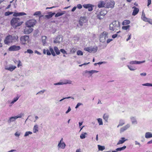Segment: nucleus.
Listing matches in <instances>:
<instances>
[{
  "instance_id": "1",
  "label": "nucleus",
  "mask_w": 152,
  "mask_h": 152,
  "mask_svg": "<svg viewBox=\"0 0 152 152\" xmlns=\"http://www.w3.org/2000/svg\"><path fill=\"white\" fill-rule=\"evenodd\" d=\"M23 23V22L21 21L20 19L17 18H13L10 22L11 25L15 28L20 26Z\"/></svg>"
},
{
  "instance_id": "2",
  "label": "nucleus",
  "mask_w": 152,
  "mask_h": 152,
  "mask_svg": "<svg viewBox=\"0 0 152 152\" xmlns=\"http://www.w3.org/2000/svg\"><path fill=\"white\" fill-rule=\"evenodd\" d=\"M120 24L119 22L116 20L113 21L110 24L109 29L110 30L115 31L118 29Z\"/></svg>"
},
{
  "instance_id": "3",
  "label": "nucleus",
  "mask_w": 152,
  "mask_h": 152,
  "mask_svg": "<svg viewBox=\"0 0 152 152\" xmlns=\"http://www.w3.org/2000/svg\"><path fill=\"white\" fill-rule=\"evenodd\" d=\"M29 37L28 36L24 35L21 36L20 38L21 43L22 45H25L29 42Z\"/></svg>"
},
{
  "instance_id": "4",
  "label": "nucleus",
  "mask_w": 152,
  "mask_h": 152,
  "mask_svg": "<svg viewBox=\"0 0 152 152\" xmlns=\"http://www.w3.org/2000/svg\"><path fill=\"white\" fill-rule=\"evenodd\" d=\"M22 116H23V114H20L16 116L11 117L9 118L7 121V122L9 123H10L12 122L15 121L17 119L21 118Z\"/></svg>"
},
{
  "instance_id": "5",
  "label": "nucleus",
  "mask_w": 152,
  "mask_h": 152,
  "mask_svg": "<svg viewBox=\"0 0 152 152\" xmlns=\"http://www.w3.org/2000/svg\"><path fill=\"white\" fill-rule=\"evenodd\" d=\"M37 21L34 19H32L29 20L26 22V26L28 27H32L36 24Z\"/></svg>"
},
{
  "instance_id": "6",
  "label": "nucleus",
  "mask_w": 152,
  "mask_h": 152,
  "mask_svg": "<svg viewBox=\"0 0 152 152\" xmlns=\"http://www.w3.org/2000/svg\"><path fill=\"white\" fill-rule=\"evenodd\" d=\"M108 33L106 31H104L100 36V40L102 42H104L106 38L108 37Z\"/></svg>"
},
{
  "instance_id": "7",
  "label": "nucleus",
  "mask_w": 152,
  "mask_h": 152,
  "mask_svg": "<svg viewBox=\"0 0 152 152\" xmlns=\"http://www.w3.org/2000/svg\"><path fill=\"white\" fill-rule=\"evenodd\" d=\"M66 146L65 143L63 141V139L62 138H61V140L59 141L57 145V147L58 149H65Z\"/></svg>"
},
{
  "instance_id": "8",
  "label": "nucleus",
  "mask_w": 152,
  "mask_h": 152,
  "mask_svg": "<svg viewBox=\"0 0 152 152\" xmlns=\"http://www.w3.org/2000/svg\"><path fill=\"white\" fill-rule=\"evenodd\" d=\"M107 13V11L105 10L101 11L100 12L97 14V17L99 20H101L103 18L104 16Z\"/></svg>"
},
{
  "instance_id": "9",
  "label": "nucleus",
  "mask_w": 152,
  "mask_h": 152,
  "mask_svg": "<svg viewBox=\"0 0 152 152\" xmlns=\"http://www.w3.org/2000/svg\"><path fill=\"white\" fill-rule=\"evenodd\" d=\"M21 49L20 47L19 46H16V45H13L10 46L8 49L10 51H18Z\"/></svg>"
},
{
  "instance_id": "10",
  "label": "nucleus",
  "mask_w": 152,
  "mask_h": 152,
  "mask_svg": "<svg viewBox=\"0 0 152 152\" xmlns=\"http://www.w3.org/2000/svg\"><path fill=\"white\" fill-rule=\"evenodd\" d=\"M84 50H85L87 51L90 53L93 52L94 53H95L97 51V49L96 47H87L85 48Z\"/></svg>"
},
{
  "instance_id": "11",
  "label": "nucleus",
  "mask_w": 152,
  "mask_h": 152,
  "mask_svg": "<svg viewBox=\"0 0 152 152\" xmlns=\"http://www.w3.org/2000/svg\"><path fill=\"white\" fill-rule=\"evenodd\" d=\"M26 26L24 31V33L25 34H28L31 32L33 30V28Z\"/></svg>"
},
{
  "instance_id": "12",
  "label": "nucleus",
  "mask_w": 152,
  "mask_h": 152,
  "mask_svg": "<svg viewBox=\"0 0 152 152\" xmlns=\"http://www.w3.org/2000/svg\"><path fill=\"white\" fill-rule=\"evenodd\" d=\"M115 3L114 1H111L108 2L105 5V7L107 8H113L114 7Z\"/></svg>"
},
{
  "instance_id": "13",
  "label": "nucleus",
  "mask_w": 152,
  "mask_h": 152,
  "mask_svg": "<svg viewBox=\"0 0 152 152\" xmlns=\"http://www.w3.org/2000/svg\"><path fill=\"white\" fill-rule=\"evenodd\" d=\"M12 35H8L7 36L5 39L4 40V42L5 44H8L9 43L12 42V40L11 39Z\"/></svg>"
},
{
  "instance_id": "14",
  "label": "nucleus",
  "mask_w": 152,
  "mask_h": 152,
  "mask_svg": "<svg viewBox=\"0 0 152 152\" xmlns=\"http://www.w3.org/2000/svg\"><path fill=\"white\" fill-rule=\"evenodd\" d=\"M106 3L103 1H99L98 4V6L99 8H102L105 7Z\"/></svg>"
},
{
  "instance_id": "15",
  "label": "nucleus",
  "mask_w": 152,
  "mask_h": 152,
  "mask_svg": "<svg viewBox=\"0 0 152 152\" xmlns=\"http://www.w3.org/2000/svg\"><path fill=\"white\" fill-rule=\"evenodd\" d=\"M86 21V18L85 17H81L79 21V23L80 26H82L84 23Z\"/></svg>"
},
{
  "instance_id": "16",
  "label": "nucleus",
  "mask_w": 152,
  "mask_h": 152,
  "mask_svg": "<svg viewBox=\"0 0 152 152\" xmlns=\"http://www.w3.org/2000/svg\"><path fill=\"white\" fill-rule=\"evenodd\" d=\"M62 40V38H61L60 36H57L54 41L53 42L55 43H59Z\"/></svg>"
},
{
  "instance_id": "17",
  "label": "nucleus",
  "mask_w": 152,
  "mask_h": 152,
  "mask_svg": "<svg viewBox=\"0 0 152 152\" xmlns=\"http://www.w3.org/2000/svg\"><path fill=\"white\" fill-rule=\"evenodd\" d=\"M145 62V61H130L129 62V64H139L141 63H144Z\"/></svg>"
},
{
  "instance_id": "18",
  "label": "nucleus",
  "mask_w": 152,
  "mask_h": 152,
  "mask_svg": "<svg viewBox=\"0 0 152 152\" xmlns=\"http://www.w3.org/2000/svg\"><path fill=\"white\" fill-rule=\"evenodd\" d=\"M132 8L133 9H134V10L133 12L132 15L134 16H135L138 13L139 11V9L137 8H136L135 6L133 7Z\"/></svg>"
},
{
  "instance_id": "19",
  "label": "nucleus",
  "mask_w": 152,
  "mask_h": 152,
  "mask_svg": "<svg viewBox=\"0 0 152 152\" xmlns=\"http://www.w3.org/2000/svg\"><path fill=\"white\" fill-rule=\"evenodd\" d=\"M127 140V139H126L125 137H121L119 140L117 145H118L123 143L125 142Z\"/></svg>"
},
{
  "instance_id": "20",
  "label": "nucleus",
  "mask_w": 152,
  "mask_h": 152,
  "mask_svg": "<svg viewBox=\"0 0 152 152\" xmlns=\"http://www.w3.org/2000/svg\"><path fill=\"white\" fill-rule=\"evenodd\" d=\"M16 68V67L15 66H11L9 67H5V69L6 70H8L12 72Z\"/></svg>"
},
{
  "instance_id": "21",
  "label": "nucleus",
  "mask_w": 152,
  "mask_h": 152,
  "mask_svg": "<svg viewBox=\"0 0 152 152\" xmlns=\"http://www.w3.org/2000/svg\"><path fill=\"white\" fill-rule=\"evenodd\" d=\"M18 36L17 35L14 36H12V42H17L18 40Z\"/></svg>"
},
{
  "instance_id": "22",
  "label": "nucleus",
  "mask_w": 152,
  "mask_h": 152,
  "mask_svg": "<svg viewBox=\"0 0 152 152\" xmlns=\"http://www.w3.org/2000/svg\"><path fill=\"white\" fill-rule=\"evenodd\" d=\"M130 125L129 124H127L125 126L121 128L120 129V132H124V131L127 129L128 128H129L130 127Z\"/></svg>"
},
{
  "instance_id": "23",
  "label": "nucleus",
  "mask_w": 152,
  "mask_h": 152,
  "mask_svg": "<svg viewBox=\"0 0 152 152\" xmlns=\"http://www.w3.org/2000/svg\"><path fill=\"white\" fill-rule=\"evenodd\" d=\"M130 125L129 124H127L125 126L121 128L120 129V132H124V131L127 129L128 128H129L130 127Z\"/></svg>"
},
{
  "instance_id": "24",
  "label": "nucleus",
  "mask_w": 152,
  "mask_h": 152,
  "mask_svg": "<svg viewBox=\"0 0 152 152\" xmlns=\"http://www.w3.org/2000/svg\"><path fill=\"white\" fill-rule=\"evenodd\" d=\"M26 15V14L24 12H21L19 13L15 12L13 14V15L14 16H20Z\"/></svg>"
},
{
  "instance_id": "25",
  "label": "nucleus",
  "mask_w": 152,
  "mask_h": 152,
  "mask_svg": "<svg viewBox=\"0 0 152 152\" xmlns=\"http://www.w3.org/2000/svg\"><path fill=\"white\" fill-rule=\"evenodd\" d=\"M55 14V12L52 13V12H50L48 15H45V17L48 19H49L52 17Z\"/></svg>"
},
{
  "instance_id": "26",
  "label": "nucleus",
  "mask_w": 152,
  "mask_h": 152,
  "mask_svg": "<svg viewBox=\"0 0 152 152\" xmlns=\"http://www.w3.org/2000/svg\"><path fill=\"white\" fill-rule=\"evenodd\" d=\"M145 137L148 139L152 137V133L150 132H147L145 133Z\"/></svg>"
},
{
  "instance_id": "27",
  "label": "nucleus",
  "mask_w": 152,
  "mask_h": 152,
  "mask_svg": "<svg viewBox=\"0 0 152 152\" xmlns=\"http://www.w3.org/2000/svg\"><path fill=\"white\" fill-rule=\"evenodd\" d=\"M65 13H66L65 11H62L61 12H58L55 15V17H58L61 16L63 15L64 14H65Z\"/></svg>"
},
{
  "instance_id": "28",
  "label": "nucleus",
  "mask_w": 152,
  "mask_h": 152,
  "mask_svg": "<svg viewBox=\"0 0 152 152\" xmlns=\"http://www.w3.org/2000/svg\"><path fill=\"white\" fill-rule=\"evenodd\" d=\"M38 126L37 124L35 125L33 128V132L34 133H36L38 131Z\"/></svg>"
},
{
  "instance_id": "29",
  "label": "nucleus",
  "mask_w": 152,
  "mask_h": 152,
  "mask_svg": "<svg viewBox=\"0 0 152 152\" xmlns=\"http://www.w3.org/2000/svg\"><path fill=\"white\" fill-rule=\"evenodd\" d=\"M130 119L132 124H137V121L135 117H132L130 118Z\"/></svg>"
},
{
  "instance_id": "30",
  "label": "nucleus",
  "mask_w": 152,
  "mask_h": 152,
  "mask_svg": "<svg viewBox=\"0 0 152 152\" xmlns=\"http://www.w3.org/2000/svg\"><path fill=\"white\" fill-rule=\"evenodd\" d=\"M141 18L142 20L145 22L146 21H147V20L148 19L146 17H145V14L143 12L142 13V14Z\"/></svg>"
},
{
  "instance_id": "31",
  "label": "nucleus",
  "mask_w": 152,
  "mask_h": 152,
  "mask_svg": "<svg viewBox=\"0 0 152 152\" xmlns=\"http://www.w3.org/2000/svg\"><path fill=\"white\" fill-rule=\"evenodd\" d=\"M54 50L55 51L57 55H59L60 53V51L59 50L58 48L56 46H55L54 47Z\"/></svg>"
},
{
  "instance_id": "32",
  "label": "nucleus",
  "mask_w": 152,
  "mask_h": 152,
  "mask_svg": "<svg viewBox=\"0 0 152 152\" xmlns=\"http://www.w3.org/2000/svg\"><path fill=\"white\" fill-rule=\"evenodd\" d=\"M42 41L43 45H45L46 43V37L45 36H43L42 37Z\"/></svg>"
},
{
  "instance_id": "33",
  "label": "nucleus",
  "mask_w": 152,
  "mask_h": 152,
  "mask_svg": "<svg viewBox=\"0 0 152 152\" xmlns=\"http://www.w3.org/2000/svg\"><path fill=\"white\" fill-rule=\"evenodd\" d=\"M127 67L131 71H134L136 69V68L132 66H129V65H127Z\"/></svg>"
},
{
  "instance_id": "34",
  "label": "nucleus",
  "mask_w": 152,
  "mask_h": 152,
  "mask_svg": "<svg viewBox=\"0 0 152 152\" xmlns=\"http://www.w3.org/2000/svg\"><path fill=\"white\" fill-rule=\"evenodd\" d=\"M49 48L50 51L51 52V54L52 55L54 56H56V54L54 52L53 49L51 47H50Z\"/></svg>"
},
{
  "instance_id": "35",
  "label": "nucleus",
  "mask_w": 152,
  "mask_h": 152,
  "mask_svg": "<svg viewBox=\"0 0 152 152\" xmlns=\"http://www.w3.org/2000/svg\"><path fill=\"white\" fill-rule=\"evenodd\" d=\"M126 148V146L125 145L123 147L121 148H117L116 150V151H121L124 150Z\"/></svg>"
},
{
  "instance_id": "36",
  "label": "nucleus",
  "mask_w": 152,
  "mask_h": 152,
  "mask_svg": "<svg viewBox=\"0 0 152 152\" xmlns=\"http://www.w3.org/2000/svg\"><path fill=\"white\" fill-rule=\"evenodd\" d=\"M130 23V21L128 20H124L122 23V25H126Z\"/></svg>"
},
{
  "instance_id": "37",
  "label": "nucleus",
  "mask_w": 152,
  "mask_h": 152,
  "mask_svg": "<svg viewBox=\"0 0 152 152\" xmlns=\"http://www.w3.org/2000/svg\"><path fill=\"white\" fill-rule=\"evenodd\" d=\"M98 147L99 150L101 151H103L105 148V147L104 146H101L100 145H98Z\"/></svg>"
},
{
  "instance_id": "38",
  "label": "nucleus",
  "mask_w": 152,
  "mask_h": 152,
  "mask_svg": "<svg viewBox=\"0 0 152 152\" xmlns=\"http://www.w3.org/2000/svg\"><path fill=\"white\" fill-rule=\"evenodd\" d=\"M124 124V121L122 120H120L119 122V124L118 125L117 127H118L120 126H121Z\"/></svg>"
},
{
  "instance_id": "39",
  "label": "nucleus",
  "mask_w": 152,
  "mask_h": 152,
  "mask_svg": "<svg viewBox=\"0 0 152 152\" xmlns=\"http://www.w3.org/2000/svg\"><path fill=\"white\" fill-rule=\"evenodd\" d=\"M109 117V115L106 114H104L103 116V118L104 120L106 121H107V120Z\"/></svg>"
},
{
  "instance_id": "40",
  "label": "nucleus",
  "mask_w": 152,
  "mask_h": 152,
  "mask_svg": "<svg viewBox=\"0 0 152 152\" xmlns=\"http://www.w3.org/2000/svg\"><path fill=\"white\" fill-rule=\"evenodd\" d=\"M63 85L66 84H71L72 83V81L70 80H65L64 82H63Z\"/></svg>"
},
{
  "instance_id": "41",
  "label": "nucleus",
  "mask_w": 152,
  "mask_h": 152,
  "mask_svg": "<svg viewBox=\"0 0 152 152\" xmlns=\"http://www.w3.org/2000/svg\"><path fill=\"white\" fill-rule=\"evenodd\" d=\"M87 134V133L86 132H85L83 133L80 136V138L81 139H84L86 138L85 135Z\"/></svg>"
},
{
  "instance_id": "42",
  "label": "nucleus",
  "mask_w": 152,
  "mask_h": 152,
  "mask_svg": "<svg viewBox=\"0 0 152 152\" xmlns=\"http://www.w3.org/2000/svg\"><path fill=\"white\" fill-rule=\"evenodd\" d=\"M130 27V26L129 25H127L126 26H123L122 27V28L123 30H129V28Z\"/></svg>"
},
{
  "instance_id": "43",
  "label": "nucleus",
  "mask_w": 152,
  "mask_h": 152,
  "mask_svg": "<svg viewBox=\"0 0 152 152\" xmlns=\"http://www.w3.org/2000/svg\"><path fill=\"white\" fill-rule=\"evenodd\" d=\"M99 125H102L103 124L102 119L101 118H99L97 119Z\"/></svg>"
},
{
  "instance_id": "44",
  "label": "nucleus",
  "mask_w": 152,
  "mask_h": 152,
  "mask_svg": "<svg viewBox=\"0 0 152 152\" xmlns=\"http://www.w3.org/2000/svg\"><path fill=\"white\" fill-rule=\"evenodd\" d=\"M92 6V5L91 4H84L83 5V7L85 8H88L90 6Z\"/></svg>"
},
{
  "instance_id": "45",
  "label": "nucleus",
  "mask_w": 152,
  "mask_h": 152,
  "mask_svg": "<svg viewBox=\"0 0 152 152\" xmlns=\"http://www.w3.org/2000/svg\"><path fill=\"white\" fill-rule=\"evenodd\" d=\"M28 53L30 54H32L33 53V51L31 49H28L26 51L24 52L25 53Z\"/></svg>"
},
{
  "instance_id": "46",
  "label": "nucleus",
  "mask_w": 152,
  "mask_h": 152,
  "mask_svg": "<svg viewBox=\"0 0 152 152\" xmlns=\"http://www.w3.org/2000/svg\"><path fill=\"white\" fill-rule=\"evenodd\" d=\"M32 134V133L31 132L28 131L26 132L25 133L24 135V136L25 137H27L28 136L29 134Z\"/></svg>"
},
{
  "instance_id": "47",
  "label": "nucleus",
  "mask_w": 152,
  "mask_h": 152,
  "mask_svg": "<svg viewBox=\"0 0 152 152\" xmlns=\"http://www.w3.org/2000/svg\"><path fill=\"white\" fill-rule=\"evenodd\" d=\"M99 72L95 70H91L90 71V73L89 74L90 75H91L92 74H94L96 73H97Z\"/></svg>"
},
{
  "instance_id": "48",
  "label": "nucleus",
  "mask_w": 152,
  "mask_h": 152,
  "mask_svg": "<svg viewBox=\"0 0 152 152\" xmlns=\"http://www.w3.org/2000/svg\"><path fill=\"white\" fill-rule=\"evenodd\" d=\"M18 97H17L13 99V100L11 102V104H13L15 102L19 99Z\"/></svg>"
},
{
  "instance_id": "49",
  "label": "nucleus",
  "mask_w": 152,
  "mask_h": 152,
  "mask_svg": "<svg viewBox=\"0 0 152 152\" xmlns=\"http://www.w3.org/2000/svg\"><path fill=\"white\" fill-rule=\"evenodd\" d=\"M13 13V12L8 11L5 13V16H8L12 14Z\"/></svg>"
},
{
  "instance_id": "50",
  "label": "nucleus",
  "mask_w": 152,
  "mask_h": 152,
  "mask_svg": "<svg viewBox=\"0 0 152 152\" xmlns=\"http://www.w3.org/2000/svg\"><path fill=\"white\" fill-rule=\"evenodd\" d=\"M143 86H152V83H147L142 84Z\"/></svg>"
},
{
  "instance_id": "51",
  "label": "nucleus",
  "mask_w": 152,
  "mask_h": 152,
  "mask_svg": "<svg viewBox=\"0 0 152 152\" xmlns=\"http://www.w3.org/2000/svg\"><path fill=\"white\" fill-rule=\"evenodd\" d=\"M77 54L79 56H80V55L82 56L83 55V52L82 51L80 50H79L77 51Z\"/></svg>"
},
{
  "instance_id": "52",
  "label": "nucleus",
  "mask_w": 152,
  "mask_h": 152,
  "mask_svg": "<svg viewBox=\"0 0 152 152\" xmlns=\"http://www.w3.org/2000/svg\"><path fill=\"white\" fill-rule=\"evenodd\" d=\"M41 14V12L40 11H37L34 13V15H40Z\"/></svg>"
},
{
  "instance_id": "53",
  "label": "nucleus",
  "mask_w": 152,
  "mask_h": 152,
  "mask_svg": "<svg viewBox=\"0 0 152 152\" xmlns=\"http://www.w3.org/2000/svg\"><path fill=\"white\" fill-rule=\"evenodd\" d=\"M69 98H71L72 99H74V98L72 97H71V96H69V97H65V98H63V99H61L60 101H59V102H61L62 101H63V100L64 99H69Z\"/></svg>"
},
{
  "instance_id": "54",
  "label": "nucleus",
  "mask_w": 152,
  "mask_h": 152,
  "mask_svg": "<svg viewBox=\"0 0 152 152\" xmlns=\"http://www.w3.org/2000/svg\"><path fill=\"white\" fill-rule=\"evenodd\" d=\"M20 132H16L14 135H15L16 136V137H19V136H20Z\"/></svg>"
},
{
  "instance_id": "55",
  "label": "nucleus",
  "mask_w": 152,
  "mask_h": 152,
  "mask_svg": "<svg viewBox=\"0 0 152 152\" xmlns=\"http://www.w3.org/2000/svg\"><path fill=\"white\" fill-rule=\"evenodd\" d=\"M63 85V82H58L57 83H55L54 84V85Z\"/></svg>"
},
{
  "instance_id": "56",
  "label": "nucleus",
  "mask_w": 152,
  "mask_h": 152,
  "mask_svg": "<svg viewBox=\"0 0 152 152\" xmlns=\"http://www.w3.org/2000/svg\"><path fill=\"white\" fill-rule=\"evenodd\" d=\"M94 7V5H92V6H90V7L88 8V11H91L93 10V7Z\"/></svg>"
},
{
  "instance_id": "57",
  "label": "nucleus",
  "mask_w": 152,
  "mask_h": 152,
  "mask_svg": "<svg viewBox=\"0 0 152 152\" xmlns=\"http://www.w3.org/2000/svg\"><path fill=\"white\" fill-rule=\"evenodd\" d=\"M60 51L62 53H63L64 54L65 53L66 54H67L66 52L64 49H61L60 50Z\"/></svg>"
},
{
  "instance_id": "58",
  "label": "nucleus",
  "mask_w": 152,
  "mask_h": 152,
  "mask_svg": "<svg viewBox=\"0 0 152 152\" xmlns=\"http://www.w3.org/2000/svg\"><path fill=\"white\" fill-rule=\"evenodd\" d=\"M83 105V104H82V103H80V102L78 103L77 104V105H76V107H75V108H78L79 106H80V105Z\"/></svg>"
},
{
  "instance_id": "59",
  "label": "nucleus",
  "mask_w": 152,
  "mask_h": 152,
  "mask_svg": "<svg viewBox=\"0 0 152 152\" xmlns=\"http://www.w3.org/2000/svg\"><path fill=\"white\" fill-rule=\"evenodd\" d=\"M76 7L79 9H80L82 8V6L81 4H79L77 5Z\"/></svg>"
},
{
  "instance_id": "60",
  "label": "nucleus",
  "mask_w": 152,
  "mask_h": 152,
  "mask_svg": "<svg viewBox=\"0 0 152 152\" xmlns=\"http://www.w3.org/2000/svg\"><path fill=\"white\" fill-rule=\"evenodd\" d=\"M46 53L48 55H51V53H50V50H46Z\"/></svg>"
},
{
  "instance_id": "61",
  "label": "nucleus",
  "mask_w": 152,
  "mask_h": 152,
  "mask_svg": "<svg viewBox=\"0 0 152 152\" xmlns=\"http://www.w3.org/2000/svg\"><path fill=\"white\" fill-rule=\"evenodd\" d=\"M129 37L128 39H126V41H128V40H130L131 38V34H128Z\"/></svg>"
},
{
  "instance_id": "62",
  "label": "nucleus",
  "mask_w": 152,
  "mask_h": 152,
  "mask_svg": "<svg viewBox=\"0 0 152 152\" xmlns=\"http://www.w3.org/2000/svg\"><path fill=\"white\" fill-rule=\"evenodd\" d=\"M118 35L117 34H113L112 36V37L114 39V38H115L116 37H117Z\"/></svg>"
},
{
  "instance_id": "63",
  "label": "nucleus",
  "mask_w": 152,
  "mask_h": 152,
  "mask_svg": "<svg viewBox=\"0 0 152 152\" xmlns=\"http://www.w3.org/2000/svg\"><path fill=\"white\" fill-rule=\"evenodd\" d=\"M71 110V109L70 107H69L67 110L66 112V113L67 114Z\"/></svg>"
},
{
  "instance_id": "64",
  "label": "nucleus",
  "mask_w": 152,
  "mask_h": 152,
  "mask_svg": "<svg viewBox=\"0 0 152 152\" xmlns=\"http://www.w3.org/2000/svg\"><path fill=\"white\" fill-rule=\"evenodd\" d=\"M146 73L145 72L140 73V75L142 76H145L146 75Z\"/></svg>"
}]
</instances>
